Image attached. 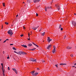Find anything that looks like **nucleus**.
<instances>
[{
	"mask_svg": "<svg viewBox=\"0 0 76 76\" xmlns=\"http://www.w3.org/2000/svg\"><path fill=\"white\" fill-rule=\"evenodd\" d=\"M8 70H10V68H9V67H8Z\"/></svg>",
	"mask_w": 76,
	"mask_h": 76,
	"instance_id": "nucleus-30",
	"label": "nucleus"
},
{
	"mask_svg": "<svg viewBox=\"0 0 76 76\" xmlns=\"http://www.w3.org/2000/svg\"><path fill=\"white\" fill-rule=\"evenodd\" d=\"M32 61L33 62H37V59H35L34 60V59H33V60H32Z\"/></svg>",
	"mask_w": 76,
	"mask_h": 76,
	"instance_id": "nucleus-16",
	"label": "nucleus"
},
{
	"mask_svg": "<svg viewBox=\"0 0 76 76\" xmlns=\"http://www.w3.org/2000/svg\"><path fill=\"white\" fill-rule=\"evenodd\" d=\"M8 57L9 56V55H8Z\"/></svg>",
	"mask_w": 76,
	"mask_h": 76,
	"instance_id": "nucleus-64",
	"label": "nucleus"
},
{
	"mask_svg": "<svg viewBox=\"0 0 76 76\" xmlns=\"http://www.w3.org/2000/svg\"><path fill=\"white\" fill-rule=\"evenodd\" d=\"M61 28V25H60L59 26V28L60 29Z\"/></svg>",
	"mask_w": 76,
	"mask_h": 76,
	"instance_id": "nucleus-24",
	"label": "nucleus"
},
{
	"mask_svg": "<svg viewBox=\"0 0 76 76\" xmlns=\"http://www.w3.org/2000/svg\"><path fill=\"white\" fill-rule=\"evenodd\" d=\"M3 25L2 26V29L3 28Z\"/></svg>",
	"mask_w": 76,
	"mask_h": 76,
	"instance_id": "nucleus-53",
	"label": "nucleus"
},
{
	"mask_svg": "<svg viewBox=\"0 0 76 76\" xmlns=\"http://www.w3.org/2000/svg\"><path fill=\"white\" fill-rule=\"evenodd\" d=\"M38 28V27H33L32 28V29H34V30H36V29H37V28Z\"/></svg>",
	"mask_w": 76,
	"mask_h": 76,
	"instance_id": "nucleus-7",
	"label": "nucleus"
},
{
	"mask_svg": "<svg viewBox=\"0 0 76 76\" xmlns=\"http://www.w3.org/2000/svg\"><path fill=\"white\" fill-rule=\"evenodd\" d=\"M39 31H41V30H40Z\"/></svg>",
	"mask_w": 76,
	"mask_h": 76,
	"instance_id": "nucleus-60",
	"label": "nucleus"
},
{
	"mask_svg": "<svg viewBox=\"0 0 76 76\" xmlns=\"http://www.w3.org/2000/svg\"><path fill=\"white\" fill-rule=\"evenodd\" d=\"M22 54L23 55H25V54H27L26 53V52H22Z\"/></svg>",
	"mask_w": 76,
	"mask_h": 76,
	"instance_id": "nucleus-13",
	"label": "nucleus"
},
{
	"mask_svg": "<svg viewBox=\"0 0 76 76\" xmlns=\"http://www.w3.org/2000/svg\"><path fill=\"white\" fill-rule=\"evenodd\" d=\"M35 76H37L38 74V73L36 72L35 73H34Z\"/></svg>",
	"mask_w": 76,
	"mask_h": 76,
	"instance_id": "nucleus-21",
	"label": "nucleus"
},
{
	"mask_svg": "<svg viewBox=\"0 0 76 76\" xmlns=\"http://www.w3.org/2000/svg\"><path fill=\"white\" fill-rule=\"evenodd\" d=\"M23 28L24 29H25V26H23Z\"/></svg>",
	"mask_w": 76,
	"mask_h": 76,
	"instance_id": "nucleus-36",
	"label": "nucleus"
},
{
	"mask_svg": "<svg viewBox=\"0 0 76 76\" xmlns=\"http://www.w3.org/2000/svg\"><path fill=\"white\" fill-rule=\"evenodd\" d=\"M6 41H9V39H7L6 40Z\"/></svg>",
	"mask_w": 76,
	"mask_h": 76,
	"instance_id": "nucleus-46",
	"label": "nucleus"
},
{
	"mask_svg": "<svg viewBox=\"0 0 76 76\" xmlns=\"http://www.w3.org/2000/svg\"><path fill=\"white\" fill-rule=\"evenodd\" d=\"M28 40H30V38L28 39Z\"/></svg>",
	"mask_w": 76,
	"mask_h": 76,
	"instance_id": "nucleus-57",
	"label": "nucleus"
},
{
	"mask_svg": "<svg viewBox=\"0 0 76 76\" xmlns=\"http://www.w3.org/2000/svg\"><path fill=\"white\" fill-rule=\"evenodd\" d=\"M3 75H4V76L5 75H4V74H3Z\"/></svg>",
	"mask_w": 76,
	"mask_h": 76,
	"instance_id": "nucleus-58",
	"label": "nucleus"
},
{
	"mask_svg": "<svg viewBox=\"0 0 76 76\" xmlns=\"http://www.w3.org/2000/svg\"><path fill=\"white\" fill-rule=\"evenodd\" d=\"M32 75H33V76H35V73L32 74Z\"/></svg>",
	"mask_w": 76,
	"mask_h": 76,
	"instance_id": "nucleus-35",
	"label": "nucleus"
},
{
	"mask_svg": "<svg viewBox=\"0 0 76 76\" xmlns=\"http://www.w3.org/2000/svg\"><path fill=\"white\" fill-rule=\"evenodd\" d=\"M53 48L54 49L53 50L52 52L53 53H54L56 51V47H55V46H53Z\"/></svg>",
	"mask_w": 76,
	"mask_h": 76,
	"instance_id": "nucleus-4",
	"label": "nucleus"
},
{
	"mask_svg": "<svg viewBox=\"0 0 76 76\" xmlns=\"http://www.w3.org/2000/svg\"><path fill=\"white\" fill-rule=\"evenodd\" d=\"M10 58H9V56H8L7 57V59H9Z\"/></svg>",
	"mask_w": 76,
	"mask_h": 76,
	"instance_id": "nucleus-39",
	"label": "nucleus"
},
{
	"mask_svg": "<svg viewBox=\"0 0 76 76\" xmlns=\"http://www.w3.org/2000/svg\"><path fill=\"white\" fill-rule=\"evenodd\" d=\"M18 54L19 55V56H20V55H21V54H22V51H19L18 52Z\"/></svg>",
	"mask_w": 76,
	"mask_h": 76,
	"instance_id": "nucleus-9",
	"label": "nucleus"
},
{
	"mask_svg": "<svg viewBox=\"0 0 76 76\" xmlns=\"http://www.w3.org/2000/svg\"><path fill=\"white\" fill-rule=\"evenodd\" d=\"M51 9V7H45V10L46 12H47V10H50Z\"/></svg>",
	"mask_w": 76,
	"mask_h": 76,
	"instance_id": "nucleus-1",
	"label": "nucleus"
},
{
	"mask_svg": "<svg viewBox=\"0 0 76 76\" xmlns=\"http://www.w3.org/2000/svg\"><path fill=\"white\" fill-rule=\"evenodd\" d=\"M32 45V44L31 43H30L28 44V47H31Z\"/></svg>",
	"mask_w": 76,
	"mask_h": 76,
	"instance_id": "nucleus-15",
	"label": "nucleus"
},
{
	"mask_svg": "<svg viewBox=\"0 0 76 76\" xmlns=\"http://www.w3.org/2000/svg\"><path fill=\"white\" fill-rule=\"evenodd\" d=\"M60 65L61 66H65L66 65V64H60Z\"/></svg>",
	"mask_w": 76,
	"mask_h": 76,
	"instance_id": "nucleus-12",
	"label": "nucleus"
},
{
	"mask_svg": "<svg viewBox=\"0 0 76 76\" xmlns=\"http://www.w3.org/2000/svg\"><path fill=\"white\" fill-rule=\"evenodd\" d=\"M37 70H40V69L39 68H38L37 69Z\"/></svg>",
	"mask_w": 76,
	"mask_h": 76,
	"instance_id": "nucleus-32",
	"label": "nucleus"
},
{
	"mask_svg": "<svg viewBox=\"0 0 76 76\" xmlns=\"http://www.w3.org/2000/svg\"><path fill=\"white\" fill-rule=\"evenodd\" d=\"M35 45L36 46V47H38V46L37 45L35 44Z\"/></svg>",
	"mask_w": 76,
	"mask_h": 76,
	"instance_id": "nucleus-41",
	"label": "nucleus"
},
{
	"mask_svg": "<svg viewBox=\"0 0 76 76\" xmlns=\"http://www.w3.org/2000/svg\"><path fill=\"white\" fill-rule=\"evenodd\" d=\"M30 35L29 34H28V36L29 38V36H30Z\"/></svg>",
	"mask_w": 76,
	"mask_h": 76,
	"instance_id": "nucleus-44",
	"label": "nucleus"
},
{
	"mask_svg": "<svg viewBox=\"0 0 76 76\" xmlns=\"http://www.w3.org/2000/svg\"><path fill=\"white\" fill-rule=\"evenodd\" d=\"M63 28H61V31H63Z\"/></svg>",
	"mask_w": 76,
	"mask_h": 76,
	"instance_id": "nucleus-38",
	"label": "nucleus"
},
{
	"mask_svg": "<svg viewBox=\"0 0 76 76\" xmlns=\"http://www.w3.org/2000/svg\"><path fill=\"white\" fill-rule=\"evenodd\" d=\"M75 66H72V67H75Z\"/></svg>",
	"mask_w": 76,
	"mask_h": 76,
	"instance_id": "nucleus-52",
	"label": "nucleus"
},
{
	"mask_svg": "<svg viewBox=\"0 0 76 76\" xmlns=\"http://www.w3.org/2000/svg\"><path fill=\"white\" fill-rule=\"evenodd\" d=\"M38 14L37 13H36V16H38Z\"/></svg>",
	"mask_w": 76,
	"mask_h": 76,
	"instance_id": "nucleus-40",
	"label": "nucleus"
},
{
	"mask_svg": "<svg viewBox=\"0 0 76 76\" xmlns=\"http://www.w3.org/2000/svg\"><path fill=\"white\" fill-rule=\"evenodd\" d=\"M12 69L14 71L16 74H18V71H17V70L15 68H12Z\"/></svg>",
	"mask_w": 76,
	"mask_h": 76,
	"instance_id": "nucleus-5",
	"label": "nucleus"
},
{
	"mask_svg": "<svg viewBox=\"0 0 76 76\" xmlns=\"http://www.w3.org/2000/svg\"><path fill=\"white\" fill-rule=\"evenodd\" d=\"M50 37H48V39L47 41L49 43H50Z\"/></svg>",
	"mask_w": 76,
	"mask_h": 76,
	"instance_id": "nucleus-11",
	"label": "nucleus"
},
{
	"mask_svg": "<svg viewBox=\"0 0 76 76\" xmlns=\"http://www.w3.org/2000/svg\"><path fill=\"white\" fill-rule=\"evenodd\" d=\"M52 40V39H50V40H49V41H50H50H51Z\"/></svg>",
	"mask_w": 76,
	"mask_h": 76,
	"instance_id": "nucleus-47",
	"label": "nucleus"
},
{
	"mask_svg": "<svg viewBox=\"0 0 76 76\" xmlns=\"http://www.w3.org/2000/svg\"><path fill=\"white\" fill-rule=\"evenodd\" d=\"M16 53H17V54H18L19 53L17 52H15Z\"/></svg>",
	"mask_w": 76,
	"mask_h": 76,
	"instance_id": "nucleus-49",
	"label": "nucleus"
},
{
	"mask_svg": "<svg viewBox=\"0 0 76 76\" xmlns=\"http://www.w3.org/2000/svg\"><path fill=\"white\" fill-rule=\"evenodd\" d=\"M72 48V47L68 46L67 48V49H68V50H69V49H71Z\"/></svg>",
	"mask_w": 76,
	"mask_h": 76,
	"instance_id": "nucleus-14",
	"label": "nucleus"
},
{
	"mask_svg": "<svg viewBox=\"0 0 76 76\" xmlns=\"http://www.w3.org/2000/svg\"><path fill=\"white\" fill-rule=\"evenodd\" d=\"M66 36H64V39H65V38H66Z\"/></svg>",
	"mask_w": 76,
	"mask_h": 76,
	"instance_id": "nucleus-45",
	"label": "nucleus"
},
{
	"mask_svg": "<svg viewBox=\"0 0 76 76\" xmlns=\"http://www.w3.org/2000/svg\"><path fill=\"white\" fill-rule=\"evenodd\" d=\"M0 41H1V39H0Z\"/></svg>",
	"mask_w": 76,
	"mask_h": 76,
	"instance_id": "nucleus-59",
	"label": "nucleus"
},
{
	"mask_svg": "<svg viewBox=\"0 0 76 76\" xmlns=\"http://www.w3.org/2000/svg\"><path fill=\"white\" fill-rule=\"evenodd\" d=\"M6 40H5L3 42V43H4L5 42H6Z\"/></svg>",
	"mask_w": 76,
	"mask_h": 76,
	"instance_id": "nucleus-33",
	"label": "nucleus"
},
{
	"mask_svg": "<svg viewBox=\"0 0 76 76\" xmlns=\"http://www.w3.org/2000/svg\"><path fill=\"white\" fill-rule=\"evenodd\" d=\"M34 60V59H33V58H32V59H31L30 60V61H32V60Z\"/></svg>",
	"mask_w": 76,
	"mask_h": 76,
	"instance_id": "nucleus-29",
	"label": "nucleus"
},
{
	"mask_svg": "<svg viewBox=\"0 0 76 76\" xmlns=\"http://www.w3.org/2000/svg\"><path fill=\"white\" fill-rule=\"evenodd\" d=\"M3 66H2V68H1L2 70H4L3 69Z\"/></svg>",
	"mask_w": 76,
	"mask_h": 76,
	"instance_id": "nucleus-43",
	"label": "nucleus"
},
{
	"mask_svg": "<svg viewBox=\"0 0 76 76\" xmlns=\"http://www.w3.org/2000/svg\"><path fill=\"white\" fill-rule=\"evenodd\" d=\"M23 34H21V35H20V37H23Z\"/></svg>",
	"mask_w": 76,
	"mask_h": 76,
	"instance_id": "nucleus-31",
	"label": "nucleus"
},
{
	"mask_svg": "<svg viewBox=\"0 0 76 76\" xmlns=\"http://www.w3.org/2000/svg\"><path fill=\"white\" fill-rule=\"evenodd\" d=\"M3 6H4V7H5V3H3Z\"/></svg>",
	"mask_w": 76,
	"mask_h": 76,
	"instance_id": "nucleus-22",
	"label": "nucleus"
},
{
	"mask_svg": "<svg viewBox=\"0 0 76 76\" xmlns=\"http://www.w3.org/2000/svg\"><path fill=\"white\" fill-rule=\"evenodd\" d=\"M35 72V71H31L30 72V73H31V74H33L34 73V72Z\"/></svg>",
	"mask_w": 76,
	"mask_h": 76,
	"instance_id": "nucleus-18",
	"label": "nucleus"
},
{
	"mask_svg": "<svg viewBox=\"0 0 76 76\" xmlns=\"http://www.w3.org/2000/svg\"><path fill=\"white\" fill-rule=\"evenodd\" d=\"M72 25H73L75 27H76V21H72Z\"/></svg>",
	"mask_w": 76,
	"mask_h": 76,
	"instance_id": "nucleus-3",
	"label": "nucleus"
},
{
	"mask_svg": "<svg viewBox=\"0 0 76 76\" xmlns=\"http://www.w3.org/2000/svg\"><path fill=\"white\" fill-rule=\"evenodd\" d=\"M15 53H16V52H15V51H14Z\"/></svg>",
	"mask_w": 76,
	"mask_h": 76,
	"instance_id": "nucleus-62",
	"label": "nucleus"
},
{
	"mask_svg": "<svg viewBox=\"0 0 76 76\" xmlns=\"http://www.w3.org/2000/svg\"><path fill=\"white\" fill-rule=\"evenodd\" d=\"M5 24H6V25H8L9 24V23H7L6 22H5Z\"/></svg>",
	"mask_w": 76,
	"mask_h": 76,
	"instance_id": "nucleus-25",
	"label": "nucleus"
},
{
	"mask_svg": "<svg viewBox=\"0 0 76 76\" xmlns=\"http://www.w3.org/2000/svg\"><path fill=\"white\" fill-rule=\"evenodd\" d=\"M1 66H2V67H3V63H1Z\"/></svg>",
	"mask_w": 76,
	"mask_h": 76,
	"instance_id": "nucleus-27",
	"label": "nucleus"
},
{
	"mask_svg": "<svg viewBox=\"0 0 76 76\" xmlns=\"http://www.w3.org/2000/svg\"><path fill=\"white\" fill-rule=\"evenodd\" d=\"M7 32L8 34H9V35H11V37H12V35H13V34L12 31L11 30H10L8 31Z\"/></svg>",
	"mask_w": 76,
	"mask_h": 76,
	"instance_id": "nucleus-2",
	"label": "nucleus"
},
{
	"mask_svg": "<svg viewBox=\"0 0 76 76\" xmlns=\"http://www.w3.org/2000/svg\"><path fill=\"white\" fill-rule=\"evenodd\" d=\"M57 8L58 10H60V7H59V5H57Z\"/></svg>",
	"mask_w": 76,
	"mask_h": 76,
	"instance_id": "nucleus-17",
	"label": "nucleus"
},
{
	"mask_svg": "<svg viewBox=\"0 0 76 76\" xmlns=\"http://www.w3.org/2000/svg\"><path fill=\"white\" fill-rule=\"evenodd\" d=\"M35 49H36V48H33V49L30 50H31L32 51H34Z\"/></svg>",
	"mask_w": 76,
	"mask_h": 76,
	"instance_id": "nucleus-19",
	"label": "nucleus"
},
{
	"mask_svg": "<svg viewBox=\"0 0 76 76\" xmlns=\"http://www.w3.org/2000/svg\"><path fill=\"white\" fill-rule=\"evenodd\" d=\"M51 47V45H49L47 48L48 50H50V48Z\"/></svg>",
	"mask_w": 76,
	"mask_h": 76,
	"instance_id": "nucleus-6",
	"label": "nucleus"
},
{
	"mask_svg": "<svg viewBox=\"0 0 76 76\" xmlns=\"http://www.w3.org/2000/svg\"><path fill=\"white\" fill-rule=\"evenodd\" d=\"M18 15H17L16 17H18Z\"/></svg>",
	"mask_w": 76,
	"mask_h": 76,
	"instance_id": "nucleus-50",
	"label": "nucleus"
},
{
	"mask_svg": "<svg viewBox=\"0 0 76 76\" xmlns=\"http://www.w3.org/2000/svg\"><path fill=\"white\" fill-rule=\"evenodd\" d=\"M32 43L33 44H34V45H35V43H34L33 42H32Z\"/></svg>",
	"mask_w": 76,
	"mask_h": 76,
	"instance_id": "nucleus-48",
	"label": "nucleus"
},
{
	"mask_svg": "<svg viewBox=\"0 0 76 76\" xmlns=\"http://www.w3.org/2000/svg\"><path fill=\"white\" fill-rule=\"evenodd\" d=\"M70 56L71 57H73V54H72Z\"/></svg>",
	"mask_w": 76,
	"mask_h": 76,
	"instance_id": "nucleus-28",
	"label": "nucleus"
},
{
	"mask_svg": "<svg viewBox=\"0 0 76 76\" xmlns=\"http://www.w3.org/2000/svg\"><path fill=\"white\" fill-rule=\"evenodd\" d=\"M21 46H22L23 47H24V48H27V46L26 45H21Z\"/></svg>",
	"mask_w": 76,
	"mask_h": 76,
	"instance_id": "nucleus-10",
	"label": "nucleus"
},
{
	"mask_svg": "<svg viewBox=\"0 0 76 76\" xmlns=\"http://www.w3.org/2000/svg\"><path fill=\"white\" fill-rule=\"evenodd\" d=\"M56 66V67H58V66H58V64H57V65H55Z\"/></svg>",
	"mask_w": 76,
	"mask_h": 76,
	"instance_id": "nucleus-34",
	"label": "nucleus"
},
{
	"mask_svg": "<svg viewBox=\"0 0 76 76\" xmlns=\"http://www.w3.org/2000/svg\"><path fill=\"white\" fill-rule=\"evenodd\" d=\"M12 26H13V25H12Z\"/></svg>",
	"mask_w": 76,
	"mask_h": 76,
	"instance_id": "nucleus-63",
	"label": "nucleus"
},
{
	"mask_svg": "<svg viewBox=\"0 0 76 76\" xmlns=\"http://www.w3.org/2000/svg\"><path fill=\"white\" fill-rule=\"evenodd\" d=\"M34 0V3H36V2H38V1H40V0Z\"/></svg>",
	"mask_w": 76,
	"mask_h": 76,
	"instance_id": "nucleus-8",
	"label": "nucleus"
},
{
	"mask_svg": "<svg viewBox=\"0 0 76 76\" xmlns=\"http://www.w3.org/2000/svg\"><path fill=\"white\" fill-rule=\"evenodd\" d=\"M74 15H76V13H74Z\"/></svg>",
	"mask_w": 76,
	"mask_h": 76,
	"instance_id": "nucleus-54",
	"label": "nucleus"
},
{
	"mask_svg": "<svg viewBox=\"0 0 76 76\" xmlns=\"http://www.w3.org/2000/svg\"><path fill=\"white\" fill-rule=\"evenodd\" d=\"M57 5H55L56 7H57Z\"/></svg>",
	"mask_w": 76,
	"mask_h": 76,
	"instance_id": "nucleus-55",
	"label": "nucleus"
},
{
	"mask_svg": "<svg viewBox=\"0 0 76 76\" xmlns=\"http://www.w3.org/2000/svg\"><path fill=\"white\" fill-rule=\"evenodd\" d=\"M45 34V32L42 33V35L43 36H44V35Z\"/></svg>",
	"mask_w": 76,
	"mask_h": 76,
	"instance_id": "nucleus-23",
	"label": "nucleus"
},
{
	"mask_svg": "<svg viewBox=\"0 0 76 76\" xmlns=\"http://www.w3.org/2000/svg\"><path fill=\"white\" fill-rule=\"evenodd\" d=\"M3 54H5V52H4V51L3 52Z\"/></svg>",
	"mask_w": 76,
	"mask_h": 76,
	"instance_id": "nucleus-37",
	"label": "nucleus"
},
{
	"mask_svg": "<svg viewBox=\"0 0 76 76\" xmlns=\"http://www.w3.org/2000/svg\"><path fill=\"white\" fill-rule=\"evenodd\" d=\"M76 63H75V64H74L75 66H76Z\"/></svg>",
	"mask_w": 76,
	"mask_h": 76,
	"instance_id": "nucleus-51",
	"label": "nucleus"
},
{
	"mask_svg": "<svg viewBox=\"0 0 76 76\" xmlns=\"http://www.w3.org/2000/svg\"><path fill=\"white\" fill-rule=\"evenodd\" d=\"M13 50H16V49L15 48V47H13L12 48Z\"/></svg>",
	"mask_w": 76,
	"mask_h": 76,
	"instance_id": "nucleus-20",
	"label": "nucleus"
},
{
	"mask_svg": "<svg viewBox=\"0 0 76 76\" xmlns=\"http://www.w3.org/2000/svg\"><path fill=\"white\" fill-rule=\"evenodd\" d=\"M13 45V44H10V45Z\"/></svg>",
	"mask_w": 76,
	"mask_h": 76,
	"instance_id": "nucleus-42",
	"label": "nucleus"
},
{
	"mask_svg": "<svg viewBox=\"0 0 76 76\" xmlns=\"http://www.w3.org/2000/svg\"><path fill=\"white\" fill-rule=\"evenodd\" d=\"M42 62H43V63H44V62H45V61H42Z\"/></svg>",
	"mask_w": 76,
	"mask_h": 76,
	"instance_id": "nucleus-56",
	"label": "nucleus"
},
{
	"mask_svg": "<svg viewBox=\"0 0 76 76\" xmlns=\"http://www.w3.org/2000/svg\"><path fill=\"white\" fill-rule=\"evenodd\" d=\"M23 3H25V2H23Z\"/></svg>",
	"mask_w": 76,
	"mask_h": 76,
	"instance_id": "nucleus-61",
	"label": "nucleus"
},
{
	"mask_svg": "<svg viewBox=\"0 0 76 76\" xmlns=\"http://www.w3.org/2000/svg\"><path fill=\"white\" fill-rule=\"evenodd\" d=\"M2 71H3L2 74L3 75L4 74V69Z\"/></svg>",
	"mask_w": 76,
	"mask_h": 76,
	"instance_id": "nucleus-26",
	"label": "nucleus"
}]
</instances>
